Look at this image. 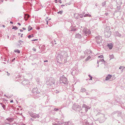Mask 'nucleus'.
Returning <instances> with one entry per match:
<instances>
[{
	"mask_svg": "<svg viewBox=\"0 0 125 125\" xmlns=\"http://www.w3.org/2000/svg\"><path fill=\"white\" fill-rule=\"evenodd\" d=\"M112 77V75L110 74L108 75L106 77L105 80H108L110 79Z\"/></svg>",
	"mask_w": 125,
	"mask_h": 125,
	"instance_id": "nucleus-1",
	"label": "nucleus"
},
{
	"mask_svg": "<svg viewBox=\"0 0 125 125\" xmlns=\"http://www.w3.org/2000/svg\"><path fill=\"white\" fill-rule=\"evenodd\" d=\"M29 15L28 14H26L25 15L24 19L25 21L27 20L28 18L29 17Z\"/></svg>",
	"mask_w": 125,
	"mask_h": 125,
	"instance_id": "nucleus-2",
	"label": "nucleus"
},
{
	"mask_svg": "<svg viewBox=\"0 0 125 125\" xmlns=\"http://www.w3.org/2000/svg\"><path fill=\"white\" fill-rule=\"evenodd\" d=\"M108 46L109 49H111L113 47V45L112 43H110L108 44Z\"/></svg>",
	"mask_w": 125,
	"mask_h": 125,
	"instance_id": "nucleus-3",
	"label": "nucleus"
},
{
	"mask_svg": "<svg viewBox=\"0 0 125 125\" xmlns=\"http://www.w3.org/2000/svg\"><path fill=\"white\" fill-rule=\"evenodd\" d=\"M28 31H29L32 29V28L30 25H29L28 27Z\"/></svg>",
	"mask_w": 125,
	"mask_h": 125,
	"instance_id": "nucleus-4",
	"label": "nucleus"
},
{
	"mask_svg": "<svg viewBox=\"0 0 125 125\" xmlns=\"http://www.w3.org/2000/svg\"><path fill=\"white\" fill-rule=\"evenodd\" d=\"M86 91V90L85 88H82L81 89V91L82 92H85Z\"/></svg>",
	"mask_w": 125,
	"mask_h": 125,
	"instance_id": "nucleus-5",
	"label": "nucleus"
},
{
	"mask_svg": "<svg viewBox=\"0 0 125 125\" xmlns=\"http://www.w3.org/2000/svg\"><path fill=\"white\" fill-rule=\"evenodd\" d=\"M91 59V57L90 56H88L85 60L86 61H87Z\"/></svg>",
	"mask_w": 125,
	"mask_h": 125,
	"instance_id": "nucleus-6",
	"label": "nucleus"
},
{
	"mask_svg": "<svg viewBox=\"0 0 125 125\" xmlns=\"http://www.w3.org/2000/svg\"><path fill=\"white\" fill-rule=\"evenodd\" d=\"M14 51L15 52H17V53H19L20 52V51L18 50H15Z\"/></svg>",
	"mask_w": 125,
	"mask_h": 125,
	"instance_id": "nucleus-7",
	"label": "nucleus"
},
{
	"mask_svg": "<svg viewBox=\"0 0 125 125\" xmlns=\"http://www.w3.org/2000/svg\"><path fill=\"white\" fill-rule=\"evenodd\" d=\"M63 81H64L65 82H66V81H67V79L66 78H63Z\"/></svg>",
	"mask_w": 125,
	"mask_h": 125,
	"instance_id": "nucleus-8",
	"label": "nucleus"
},
{
	"mask_svg": "<svg viewBox=\"0 0 125 125\" xmlns=\"http://www.w3.org/2000/svg\"><path fill=\"white\" fill-rule=\"evenodd\" d=\"M33 37V34L31 35H29L28 37L29 38H31V37Z\"/></svg>",
	"mask_w": 125,
	"mask_h": 125,
	"instance_id": "nucleus-9",
	"label": "nucleus"
},
{
	"mask_svg": "<svg viewBox=\"0 0 125 125\" xmlns=\"http://www.w3.org/2000/svg\"><path fill=\"white\" fill-rule=\"evenodd\" d=\"M63 11H61L59 12H58L57 13H60V14H62L63 12Z\"/></svg>",
	"mask_w": 125,
	"mask_h": 125,
	"instance_id": "nucleus-10",
	"label": "nucleus"
},
{
	"mask_svg": "<svg viewBox=\"0 0 125 125\" xmlns=\"http://www.w3.org/2000/svg\"><path fill=\"white\" fill-rule=\"evenodd\" d=\"M18 29V28L16 26H13L12 28V29H14L15 30H17Z\"/></svg>",
	"mask_w": 125,
	"mask_h": 125,
	"instance_id": "nucleus-11",
	"label": "nucleus"
},
{
	"mask_svg": "<svg viewBox=\"0 0 125 125\" xmlns=\"http://www.w3.org/2000/svg\"><path fill=\"white\" fill-rule=\"evenodd\" d=\"M85 16H88L89 17H91V15L90 14H85Z\"/></svg>",
	"mask_w": 125,
	"mask_h": 125,
	"instance_id": "nucleus-12",
	"label": "nucleus"
},
{
	"mask_svg": "<svg viewBox=\"0 0 125 125\" xmlns=\"http://www.w3.org/2000/svg\"><path fill=\"white\" fill-rule=\"evenodd\" d=\"M103 57L102 55H100V56H98V57H99V58H102Z\"/></svg>",
	"mask_w": 125,
	"mask_h": 125,
	"instance_id": "nucleus-13",
	"label": "nucleus"
},
{
	"mask_svg": "<svg viewBox=\"0 0 125 125\" xmlns=\"http://www.w3.org/2000/svg\"><path fill=\"white\" fill-rule=\"evenodd\" d=\"M32 50L34 51L35 52L36 51V49L34 48H33L32 49Z\"/></svg>",
	"mask_w": 125,
	"mask_h": 125,
	"instance_id": "nucleus-14",
	"label": "nucleus"
},
{
	"mask_svg": "<svg viewBox=\"0 0 125 125\" xmlns=\"http://www.w3.org/2000/svg\"><path fill=\"white\" fill-rule=\"evenodd\" d=\"M89 76L90 77V79L89 80H92V77L90 75H89Z\"/></svg>",
	"mask_w": 125,
	"mask_h": 125,
	"instance_id": "nucleus-15",
	"label": "nucleus"
},
{
	"mask_svg": "<svg viewBox=\"0 0 125 125\" xmlns=\"http://www.w3.org/2000/svg\"><path fill=\"white\" fill-rule=\"evenodd\" d=\"M58 1L59 3H62V1L61 0H58Z\"/></svg>",
	"mask_w": 125,
	"mask_h": 125,
	"instance_id": "nucleus-16",
	"label": "nucleus"
},
{
	"mask_svg": "<svg viewBox=\"0 0 125 125\" xmlns=\"http://www.w3.org/2000/svg\"><path fill=\"white\" fill-rule=\"evenodd\" d=\"M38 40L37 39H34V40H32V41H37Z\"/></svg>",
	"mask_w": 125,
	"mask_h": 125,
	"instance_id": "nucleus-17",
	"label": "nucleus"
},
{
	"mask_svg": "<svg viewBox=\"0 0 125 125\" xmlns=\"http://www.w3.org/2000/svg\"><path fill=\"white\" fill-rule=\"evenodd\" d=\"M122 68V66H120L119 67V69H121Z\"/></svg>",
	"mask_w": 125,
	"mask_h": 125,
	"instance_id": "nucleus-18",
	"label": "nucleus"
},
{
	"mask_svg": "<svg viewBox=\"0 0 125 125\" xmlns=\"http://www.w3.org/2000/svg\"><path fill=\"white\" fill-rule=\"evenodd\" d=\"M5 105H3V106H2V107H3V108H4L5 107Z\"/></svg>",
	"mask_w": 125,
	"mask_h": 125,
	"instance_id": "nucleus-19",
	"label": "nucleus"
},
{
	"mask_svg": "<svg viewBox=\"0 0 125 125\" xmlns=\"http://www.w3.org/2000/svg\"><path fill=\"white\" fill-rule=\"evenodd\" d=\"M81 36V35L80 34H78L77 35H76V36Z\"/></svg>",
	"mask_w": 125,
	"mask_h": 125,
	"instance_id": "nucleus-20",
	"label": "nucleus"
},
{
	"mask_svg": "<svg viewBox=\"0 0 125 125\" xmlns=\"http://www.w3.org/2000/svg\"><path fill=\"white\" fill-rule=\"evenodd\" d=\"M111 56L112 57V58H113V57H114V55H111Z\"/></svg>",
	"mask_w": 125,
	"mask_h": 125,
	"instance_id": "nucleus-21",
	"label": "nucleus"
},
{
	"mask_svg": "<svg viewBox=\"0 0 125 125\" xmlns=\"http://www.w3.org/2000/svg\"><path fill=\"white\" fill-rule=\"evenodd\" d=\"M22 29L23 30H26V28H24V27H23L22 28Z\"/></svg>",
	"mask_w": 125,
	"mask_h": 125,
	"instance_id": "nucleus-22",
	"label": "nucleus"
},
{
	"mask_svg": "<svg viewBox=\"0 0 125 125\" xmlns=\"http://www.w3.org/2000/svg\"><path fill=\"white\" fill-rule=\"evenodd\" d=\"M54 110H55V111H56L58 110V109H55V108L54 109Z\"/></svg>",
	"mask_w": 125,
	"mask_h": 125,
	"instance_id": "nucleus-23",
	"label": "nucleus"
},
{
	"mask_svg": "<svg viewBox=\"0 0 125 125\" xmlns=\"http://www.w3.org/2000/svg\"><path fill=\"white\" fill-rule=\"evenodd\" d=\"M13 102V100H12L10 101V103H12Z\"/></svg>",
	"mask_w": 125,
	"mask_h": 125,
	"instance_id": "nucleus-24",
	"label": "nucleus"
},
{
	"mask_svg": "<svg viewBox=\"0 0 125 125\" xmlns=\"http://www.w3.org/2000/svg\"><path fill=\"white\" fill-rule=\"evenodd\" d=\"M23 35V34H21V37H22Z\"/></svg>",
	"mask_w": 125,
	"mask_h": 125,
	"instance_id": "nucleus-25",
	"label": "nucleus"
},
{
	"mask_svg": "<svg viewBox=\"0 0 125 125\" xmlns=\"http://www.w3.org/2000/svg\"><path fill=\"white\" fill-rule=\"evenodd\" d=\"M18 24L19 25H21V24H20V23H18Z\"/></svg>",
	"mask_w": 125,
	"mask_h": 125,
	"instance_id": "nucleus-26",
	"label": "nucleus"
},
{
	"mask_svg": "<svg viewBox=\"0 0 125 125\" xmlns=\"http://www.w3.org/2000/svg\"><path fill=\"white\" fill-rule=\"evenodd\" d=\"M44 62H48V60H47L46 61H44Z\"/></svg>",
	"mask_w": 125,
	"mask_h": 125,
	"instance_id": "nucleus-27",
	"label": "nucleus"
},
{
	"mask_svg": "<svg viewBox=\"0 0 125 125\" xmlns=\"http://www.w3.org/2000/svg\"><path fill=\"white\" fill-rule=\"evenodd\" d=\"M10 23H11V24H12L13 23V22H12V21H10Z\"/></svg>",
	"mask_w": 125,
	"mask_h": 125,
	"instance_id": "nucleus-28",
	"label": "nucleus"
},
{
	"mask_svg": "<svg viewBox=\"0 0 125 125\" xmlns=\"http://www.w3.org/2000/svg\"><path fill=\"white\" fill-rule=\"evenodd\" d=\"M20 31H21V32H22L23 31V30H20Z\"/></svg>",
	"mask_w": 125,
	"mask_h": 125,
	"instance_id": "nucleus-29",
	"label": "nucleus"
},
{
	"mask_svg": "<svg viewBox=\"0 0 125 125\" xmlns=\"http://www.w3.org/2000/svg\"><path fill=\"white\" fill-rule=\"evenodd\" d=\"M3 27H5V26H4V25H3Z\"/></svg>",
	"mask_w": 125,
	"mask_h": 125,
	"instance_id": "nucleus-30",
	"label": "nucleus"
},
{
	"mask_svg": "<svg viewBox=\"0 0 125 125\" xmlns=\"http://www.w3.org/2000/svg\"><path fill=\"white\" fill-rule=\"evenodd\" d=\"M56 1V3H57V0H55Z\"/></svg>",
	"mask_w": 125,
	"mask_h": 125,
	"instance_id": "nucleus-31",
	"label": "nucleus"
},
{
	"mask_svg": "<svg viewBox=\"0 0 125 125\" xmlns=\"http://www.w3.org/2000/svg\"><path fill=\"white\" fill-rule=\"evenodd\" d=\"M48 22L47 21V24H48Z\"/></svg>",
	"mask_w": 125,
	"mask_h": 125,
	"instance_id": "nucleus-32",
	"label": "nucleus"
},
{
	"mask_svg": "<svg viewBox=\"0 0 125 125\" xmlns=\"http://www.w3.org/2000/svg\"><path fill=\"white\" fill-rule=\"evenodd\" d=\"M15 58H14V60H15Z\"/></svg>",
	"mask_w": 125,
	"mask_h": 125,
	"instance_id": "nucleus-33",
	"label": "nucleus"
}]
</instances>
